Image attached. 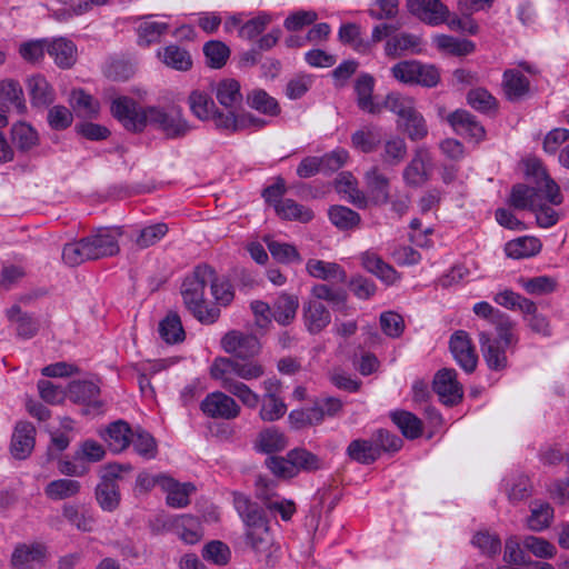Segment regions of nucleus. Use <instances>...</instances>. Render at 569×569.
Segmentation results:
<instances>
[{"label": "nucleus", "instance_id": "nucleus-1", "mask_svg": "<svg viewBox=\"0 0 569 569\" xmlns=\"http://www.w3.org/2000/svg\"><path fill=\"white\" fill-rule=\"evenodd\" d=\"M221 347L232 358L218 357L210 367V376L220 382L222 389L237 397L243 406L254 409L259 405V395L240 381L256 380L264 375V367L253 358L261 351L259 339L239 330L227 332Z\"/></svg>", "mask_w": 569, "mask_h": 569}, {"label": "nucleus", "instance_id": "nucleus-2", "mask_svg": "<svg viewBox=\"0 0 569 569\" xmlns=\"http://www.w3.org/2000/svg\"><path fill=\"white\" fill-rule=\"evenodd\" d=\"M233 503L244 526L246 546L264 567L273 568L280 558V547L274 542L264 509L242 493H234Z\"/></svg>", "mask_w": 569, "mask_h": 569}, {"label": "nucleus", "instance_id": "nucleus-3", "mask_svg": "<svg viewBox=\"0 0 569 569\" xmlns=\"http://www.w3.org/2000/svg\"><path fill=\"white\" fill-rule=\"evenodd\" d=\"M213 279V269L208 264L194 268L190 276H187L181 286V296L186 308L201 323H213L220 317L218 307H207L204 301V289Z\"/></svg>", "mask_w": 569, "mask_h": 569}, {"label": "nucleus", "instance_id": "nucleus-4", "mask_svg": "<svg viewBox=\"0 0 569 569\" xmlns=\"http://www.w3.org/2000/svg\"><path fill=\"white\" fill-rule=\"evenodd\" d=\"M148 123L160 130L168 139L183 138L191 130L179 106L148 107L146 126Z\"/></svg>", "mask_w": 569, "mask_h": 569}, {"label": "nucleus", "instance_id": "nucleus-5", "mask_svg": "<svg viewBox=\"0 0 569 569\" xmlns=\"http://www.w3.org/2000/svg\"><path fill=\"white\" fill-rule=\"evenodd\" d=\"M130 465L110 463L102 470L100 482L96 488V498L103 510H114L120 500L117 479H120L123 471H131Z\"/></svg>", "mask_w": 569, "mask_h": 569}, {"label": "nucleus", "instance_id": "nucleus-6", "mask_svg": "<svg viewBox=\"0 0 569 569\" xmlns=\"http://www.w3.org/2000/svg\"><path fill=\"white\" fill-rule=\"evenodd\" d=\"M112 116L130 131H142L146 127L147 108L139 107L134 100L128 97H119L112 100L110 107Z\"/></svg>", "mask_w": 569, "mask_h": 569}, {"label": "nucleus", "instance_id": "nucleus-7", "mask_svg": "<svg viewBox=\"0 0 569 569\" xmlns=\"http://www.w3.org/2000/svg\"><path fill=\"white\" fill-rule=\"evenodd\" d=\"M112 116L130 131H142L146 127L147 108L139 107L134 100L128 97H119L112 100L110 107Z\"/></svg>", "mask_w": 569, "mask_h": 569}, {"label": "nucleus", "instance_id": "nucleus-8", "mask_svg": "<svg viewBox=\"0 0 569 569\" xmlns=\"http://www.w3.org/2000/svg\"><path fill=\"white\" fill-rule=\"evenodd\" d=\"M200 409L209 418L224 420L236 419L241 412L233 397L222 391L208 393L201 401Z\"/></svg>", "mask_w": 569, "mask_h": 569}, {"label": "nucleus", "instance_id": "nucleus-9", "mask_svg": "<svg viewBox=\"0 0 569 569\" xmlns=\"http://www.w3.org/2000/svg\"><path fill=\"white\" fill-rule=\"evenodd\" d=\"M432 389L446 406H455L462 400L463 389L457 380V372L451 368L440 369L433 378Z\"/></svg>", "mask_w": 569, "mask_h": 569}, {"label": "nucleus", "instance_id": "nucleus-10", "mask_svg": "<svg viewBox=\"0 0 569 569\" xmlns=\"http://www.w3.org/2000/svg\"><path fill=\"white\" fill-rule=\"evenodd\" d=\"M408 11L429 26H440L450 16L449 8L441 0H407Z\"/></svg>", "mask_w": 569, "mask_h": 569}, {"label": "nucleus", "instance_id": "nucleus-11", "mask_svg": "<svg viewBox=\"0 0 569 569\" xmlns=\"http://www.w3.org/2000/svg\"><path fill=\"white\" fill-rule=\"evenodd\" d=\"M449 347L455 360L466 372L471 373L476 370L478 357L466 331H456L450 338Z\"/></svg>", "mask_w": 569, "mask_h": 569}, {"label": "nucleus", "instance_id": "nucleus-12", "mask_svg": "<svg viewBox=\"0 0 569 569\" xmlns=\"http://www.w3.org/2000/svg\"><path fill=\"white\" fill-rule=\"evenodd\" d=\"M525 166L526 176L528 178L531 177L535 179V186L543 188L545 196L548 199V202L553 206L562 203L563 198L560 193L559 186L552 179H550L542 163L538 159L532 158L527 159Z\"/></svg>", "mask_w": 569, "mask_h": 569}, {"label": "nucleus", "instance_id": "nucleus-13", "mask_svg": "<svg viewBox=\"0 0 569 569\" xmlns=\"http://www.w3.org/2000/svg\"><path fill=\"white\" fill-rule=\"evenodd\" d=\"M422 52V39L420 36L399 32L390 36L385 44V54L397 59L406 54H419Z\"/></svg>", "mask_w": 569, "mask_h": 569}, {"label": "nucleus", "instance_id": "nucleus-14", "mask_svg": "<svg viewBox=\"0 0 569 569\" xmlns=\"http://www.w3.org/2000/svg\"><path fill=\"white\" fill-rule=\"evenodd\" d=\"M302 321L310 335H318L330 325L331 315L322 302L307 300L302 306Z\"/></svg>", "mask_w": 569, "mask_h": 569}, {"label": "nucleus", "instance_id": "nucleus-15", "mask_svg": "<svg viewBox=\"0 0 569 569\" xmlns=\"http://www.w3.org/2000/svg\"><path fill=\"white\" fill-rule=\"evenodd\" d=\"M257 497L261 499L264 507L271 512H278L283 521H289L296 513V505L292 500L280 499L273 500L269 493V488L273 487V482L259 477L256 481Z\"/></svg>", "mask_w": 569, "mask_h": 569}, {"label": "nucleus", "instance_id": "nucleus-16", "mask_svg": "<svg viewBox=\"0 0 569 569\" xmlns=\"http://www.w3.org/2000/svg\"><path fill=\"white\" fill-rule=\"evenodd\" d=\"M479 345L489 369L501 371L507 368L508 359L506 356V349L508 347H505L497 339H492L486 331L479 332Z\"/></svg>", "mask_w": 569, "mask_h": 569}, {"label": "nucleus", "instance_id": "nucleus-17", "mask_svg": "<svg viewBox=\"0 0 569 569\" xmlns=\"http://www.w3.org/2000/svg\"><path fill=\"white\" fill-rule=\"evenodd\" d=\"M448 122L453 130L462 136L480 141L486 136L483 126L477 120L476 116L467 110H456L448 116Z\"/></svg>", "mask_w": 569, "mask_h": 569}, {"label": "nucleus", "instance_id": "nucleus-18", "mask_svg": "<svg viewBox=\"0 0 569 569\" xmlns=\"http://www.w3.org/2000/svg\"><path fill=\"white\" fill-rule=\"evenodd\" d=\"M267 124L264 119L253 116L250 112L236 113L229 111L227 114L216 117V127L229 132L242 131L249 128L261 129Z\"/></svg>", "mask_w": 569, "mask_h": 569}, {"label": "nucleus", "instance_id": "nucleus-19", "mask_svg": "<svg viewBox=\"0 0 569 569\" xmlns=\"http://www.w3.org/2000/svg\"><path fill=\"white\" fill-rule=\"evenodd\" d=\"M307 273L318 280L333 282V283H346L347 272L337 262L325 261L320 259H309L306 262Z\"/></svg>", "mask_w": 569, "mask_h": 569}, {"label": "nucleus", "instance_id": "nucleus-20", "mask_svg": "<svg viewBox=\"0 0 569 569\" xmlns=\"http://www.w3.org/2000/svg\"><path fill=\"white\" fill-rule=\"evenodd\" d=\"M36 428L32 423L20 421L16 425L11 438L10 451L16 459H26L34 448Z\"/></svg>", "mask_w": 569, "mask_h": 569}, {"label": "nucleus", "instance_id": "nucleus-21", "mask_svg": "<svg viewBox=\"0 0 569 569\" xmlns=\"http://www.w3.org/2000/svg\"><path fill=\"white\" fill-rule=\"evenodd\" d=\"M90 250L91 260L113 256L119 252L116 237L107 229H99L96 233L84 238Z\"/></svg>", "mask_w": 569, "mask_h": 569}, {"label": "nucleus", "instance_id": "nucleus-22", "mask_svg": "<svg viewBox=\"0 0 569 569\" xmlns=\"http://www.w3.org/2000/svg\"><path fill=\"white\" fill-rule=\"evenodd\" d=\"M100 436L106 441L110 451L120 453L130 446L132 429L128 422L117 420L111 422L103 432H100Z\"/></svg>", "mask_w": 569, "mask_h": 569}, {"label": "nucleus", "instance_id": "nucleus-23", "mask_svg": "<svg viewBox=\"0 0 569 569\" xmlns=\"http://www.w3.org/2000/svg\"><path fill=\"white\" fill-rule=\"evenodd\" d=\"M173 532L187 545H196L203 538V528L199 518L181 515L171 522Z\"/></svg>", "mask_w": 569, "mask_h": 569}, {"label": "nucleus", "instance_id": "nucleus-24", "mask_svg": "<svg viewBox=\"0 0 569 569\" xmlns=\"http://www.w3.org/2000/svg\"><path fill=\"white\" fill-rule=\"evenodd\" d=\"M375 88V78L369 73L360 74L355 82V91L357 93V104L370 114H380L382 106L372 99Z\"/></svg>", "mask_w": 569, "mask_h": 569}, {"label": "nucleus", "instance_id": "nucleus-25", "mask_svg": "<svg viewBox=\"0 0 569 569\" xmlns=\"http://www.w3.org/2000/svg\"><path fill=\"white\" fill-rule=\"evenodd\" d=\"M27 90L31 104L36 108H47L56 99L52 86L41 74H34L27 79Z\"/></svg>", "mask_w": 569, "mask_h": 569}, {"label": "nucleus", "instance_id": "nucleus-26", "mask_svg": "<svg viewBox=\"0 0 569 569\" xmlns=\"http://www.w3.org/2000/svg\"><path fill=\"white\" fill-rule=\"evenodd\" d=\"M542 196H545L542 187L518 183L511 189L509 203L515 209L532 211Z\"/></svg>", "mask_w": 569, "mask_h": 569}, {"label": "nucleus", "instance_id": "nucleus-27", "mask_svg": "<svg viewBox=\"0 0 569 569\" xmlns=\"http://www.w3.org/2000/svg\"><path fill=\"white\" fill-rule=\"evenodd\" d=\"M361 266L370 273L375 274L386 284H392L398 279L396 269L385 262L380 256L375 252L366 251L360 256Z\"/></svg>", "mask_w": 569, "mask_h": 569}, {"label": "nucleus", "instance_id": "nucleus-28", "mask_svg": "<svg viewBox=\"0 0 569 569\" xmlns=\"http://www.w3.org/2000/svg\"><path fill=\"white\" fill-rule=\"evenodd\" d=\"M351 146L363 153L377 151L382 141L381 129L377 126L367 124L351 134Z\"/></svg>", "mask_w": 569, "mask_h": 569}, {"label": "nucleus", "instance_id": "nucleus-29", "mask_svg": "<svg viewBox=\"0 0 569 569\" xmlns=\"http://www.w3.org/2000/svg\"><path fill=\"white\" fill-rule=\"evenodd\" d=\"M502 88L509 101H519L529 93L530 81L519 70L508 69L502 76Z\"/></svg>", "mask_w": 569, "mask_h": 569}, {"label": "nucleus", "instance_id": "nucleus-30", "mask_svg": "<svg viewBox=\"0 0 569 569\" xmlns=\"http://www.w3.org/2000/svg\"><path fill=\"white\" fill-rule=\"evenodd\" d=\"M47 53L59 68L68 69L76 62L77 48L72 41L66 38H58L48 42Z\"/></svg>", "mask_w": 569, "mask_h": 569}, {"label": "nucleus", "instance_id": "nucleus-31", "mask_svg": "<svg viewBox=\"0 0 569 569\" xmlns=\"http://www.w3.org/2000/svg\"><path fill=\"white\" fill-rule=\"evenodd\" d=\"M10 138L12 146L21 153L30 152L40 142L37 130L23 121H19L11 127Z\"/></svg>", "mask_w": 569, "mask_h": 569}, {"label": "nucleus", "instance_id": "nucleus-32", "mask_svg": "<svg viewBox=\"0 0 569 569\" xmlns=\"http://www.w3.org/2000/svg\"><path fill=\"white\" fill-rule=\"evenodd\" d=\"M432 43L440 52L455 57H466L476 50V44L471 40L458 39L448 34L435 36Z\"/></svg>", "mask_w": 569, "mask_h": 569}, {"label": "nucleus", "instance_id": "nucleus-33", "mask_svg": "<svg viewBox=\"0 0 569 569\" xmlns=\"http://www.w3.org/2000/svg\"><path fill=\"white\" fill-rule=\"evenodd\" d=\"M427 161L428 152L422 149L417 150L402 173L403 180L408 186L419 187L428 181Z\"/></svg>", "mask_w": 569, "mask_h": 569}, {"label": "nucleus", "instance_id": "nucleus-34", "mask_svg": "<svg viewBox=\"0 0 569 569\" xmlns=\"http://www.w3.org/2000/svg\"><path fill=\"white\" fill-rule=\"evenodd\" d=\"M46 557V547L41 543L18 545L11 556V563L16 568L28 569L34 562H41Z\"/></svg>", "mask_w": 569, "mask_h": 569}, {"label": "nucleus", "instance_id": "nucleus-35", "mask_svg": "<svg viewBox=\"0 0 569 569\" xmlns=\"http://www.w3.org/2000/svg\"><path fill=\"white\" fill-rule=\"evenodd\" d=\"M161 480L162 489L167 491V503L170 507L183 508L190 503L189 496L196 489L192 483H179L169 476Z\"/></svg>", "mask_w": 569, "mask_h": 569}, {"label": "nucleus", "instance_id": "nucleus-36", "mask_svg": "<svg viewBox=\"0 0 569 569\" xmlns=\"http://www.w3.org/2000/svg\"><path fill=\"white\" fill-rule=\"evenodd\" d=\"M272 318L281 326H289L297 315L299 299L295 295L282 293L272 303Z\"/></svg>", "mask_w": 569, "mask_h": 569}, {"label": "nucleus", "instance_id": "nucleus-37", "mask_svg": "<svg viewBox=\"0 0 569 569\" xmlns=\"http://www.w3.org/2000/svg\"><path fill=\"white\" fill-rule=\"evenodd\" d=\"M191 112L200 120L212 119L216 122V117L224 114L217 110L214 101L211 97L199 90H194L188 98Z\"/></svg>", "mask_w": 569, "mask_h": 569}, {"label": "nucleus", "instance_id": "nucleus-38", "mask_svg": "<svg viewBox=\"0 0 569 569\" xmlns=\"http://www.w3.org/2000/svg\"><path fill=\"white\" fill-rule=\"evenodd\" d=\"M68 398L76 403L99 406L97 400L100 389L92 381L74 380L68 386Z\"/></svg>", "mask_w": 569, "mask_h": 569}, {"label": "nucleus", "instance_id": "nucleus-39", "mask_svg": "<svg viewBox=\"0 0 569 569\" xmlns=\"http://www.w3.org/2000/svg\"><path fill=\"white\" fill-rule=\"evenodd\" d=\"M555 510L548 502L535 501L530 506V515L526 523L531 531L540 532L550 527Z\"/></svg>", "mask_w": 569, "mask_h": 569}, {"label": "nucleus", "instance_id": "nucleus-40", "mask_svg": "<svg viewBox=\"0 0 569 569\" xmlns=\"http://www.w3.org/2000/svg\"><path fill=\"white\" fill-rule=\"evenodd\" d=\"M161 61L169 68L178 71H188L192 67V58L188 50L170 44L158 52Z\"/></svg>", "mask_w": 569, "mask_h": 569}, {"label": "nucleus", "instance_id": "nucleus-41", "mask_svg": "<svg viewBox=\"0 0 569 569\" xmlns=\"http://www.w3.org/2000/svg\"><path fill=\"white\" fill-rule=\"evenodd\" d=\"M216 98L218 102L230 111L239 107L242 102L240 83L234 79L221 80L216 87Z\"/></svg>", "mask_w": 569, "mask_h": 569}, {"label": "nucleus", "instance_id": "nucleus-42", "mask_svg": "<svg viewBox=\"0 0 569 569\" xmlns=\"http://www.w3.org/2000/svg\"><path fill=\"white\" fill-rule=\"evenodd\" d=\"M347 455L359 463L370 465L380 457V449L373 440L356 439L349 443Z\"/></svg>", "mask_w": 569, "mask_h": 569}, {"label": "nucleus", "instance_id": "nucleus-43", "mask_svg": "<svg viewBox=\"0 0 569 569\" xmlns=\"http://www.w3.org/2000/svg\"><path fill=\"white\" fill-rule=\"evenodd\" d=\"M541 250V242L535 237H520L506 243L505 252L512 259H525L537 254Z\"/></svg>", "mask_w": 569, "mask_h": 569}, {"label": "nucleus", "instance_id": "nucleus-44", "mask_svg": "<svg viewBox=\"0 0 569 569\" xmlns=\"http://www.w3.org/2000/svg\"><path fill=\"white\" fill-rule=\"evenodd\" d=\"M264 242L267 246L268 251L270 252L271 257L279 263L282 264H291V263H301L302 257L299 253L298 249L287 242H280L277 240H273L270 237L264 238Z\"/></svg>", "mask_w": 569, "mask_h": 569}, {"label": "nucleus", "instance_id": "nucleus-45", "mask_svg": "<svg viewBox=\"0 0 569 569\" xmlns=\"http://www.w3.org/2000/svg\"><path fill=\"white\" fill-rule=\"evenodd\" d=\"M310 292L312 296L310 300L327 301L337 310L346 308L348 295L343 289H335L327 283H316Z\"/></svg>", "mask_w": 569, "mask_h": 569}, {"label": "nucleus", "instance_id": "nucleus-46", "mask_svg": "<svg viewBox=\"0 0 569 569\" xmlns=\"http://www.w3.org/2000/svg\"><path fill=\"white\" fill-rule=\"evenodd\" d=\"M169 227L164 222H158L139 229L132 241L139 249H147L158 243L167 236Z\"/></svg>", "mask_w": 569, "mask_h": 569}, {"label": "nucleus", "instance_id": "nucleus-47", "mask_svg": "<svg viewBox=\"0 0 569 569\" xmlns=\"http://www.w3.org/2000/svg\"><path fill=\"white\" fill-rule=\"evenodd\" d=\"M365 180L378 202L387 203L389 201V179L380 172L378 167L370 168L365 173Z\"/></svg>", "mask_w": 569, "mask_h": 569}, {"label": "nucleus", "instance_id": "nucleus-48", "mask_svg": "<svg viewBox=\"0 0 569 569\" xmlns=\"http://www.w3.org/2000/svg\"><path fill=\"white\" fill-rule=\"evenodd\" d=\"M250 108L270 117H276L281 109L278 101L262 89H254L247 96Z\"/></svg>", "mask_w": 569, "mask_h": 569}, {"label": "nucleus", "instance_id": "nucleus-49", "mask_svg": "<svg viewBox=\"0 0 569 569\" xmlns=\"http://www.w3.org/2000/svg\"><path fill=\"white\" fill-rule=\"evenodd\" d=\"M274 210L282 219L296 220L302 223L311 221L315 217L313 211L310 208L299 204L292 199H284L282 202L277 204Z\"/></svg>", "mask_w": 569, "mask_h": 569}, {"label": "nucleus", "instance_id": "nucleus-50", "mask_svg": "<svg viewBox=\"0 0 569 569\" xmlns=\"http://www.w3.org/2000/svg\"><path fill=\"white\" fill-rule=\"evenodd\" d=\"M151 16L146 17L138 29V43L140 46H150L160 41L161 37L167 33L169 24L166 22H157L149 20Z\"/></svg>", "mask_w": 569, "mask_h": 569}, {"label": "nucleus", "instance_id": "nucleus-51", "mask_svg": "<svg viewBox=\"0 0 569 569\" xmlns=\"http://www.w3.org/2000/svg\"><path fill=\"white\" fill-rule=\"evenodd\" d=\"M328 216L331 223L340 230L356 229L361 221L358 212L345 206H331Z\"/></svg>", "mask_w": 569, "mask_h": 569}, {"label": "nucleus", "instance_id": "nucleus-52", "mask_svg": "<svg viewBox=\"0 0 569 569\" xmlns=\"http://www.w3.org/2000/svg\"><path fill=\"white\" fill-rule=\"evenodd\" d=\"M391 419L408 439H417L422 433V422L413 413L405 410L391 413Z\"/></svg>", "mask_w": 569, "mask_h": 569}, {"label": "nucleus", "instance_id": "nucleus-53", "mask_svg": "<svg viewBox=\"0 0 569 569\" xmlns=\"http://www.w3.org/2000/svg\"><path fill=\"white\" fill-rule=\"evenodd\" d=\"M130 445H132L133 450L144 459H153L157 456L158 447L156 439L142 428L132 430Z\"/></svg>", "mask_w": 569, "mask_h": 569}, {"label": "nucleus", "instance_id": "nucleus-54", "mask_svg": "<svg viewBox=\"0 0 569 569\" xmlns=\"http://www.w3.org/2000/svg\"><path fill=\"white\" fill-rule=\"evenodd\" d=\"M292 466L296 469V476L300 471L312 472L322 468L321 459L305 448H295L288 452Z\"/></svg>", "mask_w": 569, "mask_h": 569}, {"label": "nucleus", "instance_id": "nucleus-55", "mask_svg": "<svg viewBox=\"0 0 569 569\" xmlns=\"http://www.w3.org/2000/svg\"><path fill=\"white\" fill-rule=\"evenodd\" d=\"M159 333L167 343L183 341L186 333L178 313L169 312L167 317L160 321Z\"/></svg>", "mask_w": 569, "mask_h": 569}, {"label": "nucleus", "instance_id": "nucleus-56", "mask_svg": "<svg viewBox=\"0 0 569 569\" xmlns=\"http://www.w3.org/2000/svg\"><path fill=\"white\" fill-rule=\"evenodd\" d=\"M81 485L72 479H58L50 481L46 488L44 493L52 500H63L74 497L79 493Z\"/></svg>", "mask_w": 569, "mask_h": 569}, {"label": "nucleus", "instance_id": "nucleus-57", "mask_svg": "<svg viewBox=\"0 0 569 569\" xmlns=\"http://www.w3.org/2000/svg\"><path fill=\"white\" fill-rule=\"evenodd\" d=\"M0 100L13 106L19 112L26 110L23 90L17 80L3 79L0 81Z\"/></svg>", "mask_w": 569, "mask_h": 569}, {"label": "nucleus", "instance_id": "nucleus-58", "mask_svg": "<svg viewBox=\"0 0 569 569\" xmlns=\"http://www.w3.org/2000/svg\"><path fill=\"white\" fill-rule=\"evenodd\" d=\"M8 319L17 323L18 336L29 339L38 331V322L31 316L22 313L19 306H12L7 311Z\"/></svg>", "mask_w": 569, "mask_h": 569}, {"label": "nucleus", "instance_id": "nucleus-59", "mask_svg": "<svg viewBox=\"0 0 569 569\" xmlns=\"http://www.w3.org/2000/svg\"><path fill=\"white\" fill-rule=\"evenodd\" d=\"M407 156V143L400 137H391L386 140L381 152V160L388 166H398Z\"/></svg>", "mask_w": 569, "mask_h": 569}, {"label": "nucleus", "instance_id": "nucleus-60", "mask_svg": "<svg viewBox=\"0 0 569 569\" xmlns=\"http://www.w3.org/2000/svg\"><path fill=\"white\" fill-rule=\"evenodd\" d=\"M203 53L209 67L220 69L227 63L230 57V49L222 41L210 40L204 43Z\"/></svg>", "mask_w": 569, "mask_h": 569}, {"label": "nucleus", "instance_id": "nucleus-61", "mask_svg": "<svg viewBox=\"0 0 569 569\" xmlns=\"http://www.w3.org/2000/svg\"><path fill=\"white\" fill-rule=\"evenodd\" d=\"M508 499L516 503L531 496L532 486L530 479L525 475H516L506 481Z\"/></svg>", "mask_w": 569, "mask_h": 569}, {"label": "nucleus", "instance_id": "nucleus-62", "mask_svg": "<svg viewBox=\"0 0 569 569\" xmlns=\"http://www.w3.org/2000/svg\"><path fill=\"white\" fill-rule=\"evenodd\" d=\"M272 20V16L270 13L261 11L254 18L240 26L239 37L246 40H252L260 36Z\"/></svg>", "mask_w": 569, "mask_h": 569}, {"label": "nucleus", "instance_id": "nucleus-63", "mask_svg": "<svg viewBox=\"0 0 569 569\" xmlns=\"http://www.w3.org/2000/svg\"><path fill=\"white\" fill-rule=\"evenodd\" d=\"M62 259L70 267H77L90 258V250L87 247L84 238L79 241L67 243L62 250Z\"/></svg>", "mask_w": 569, "mask_h": 569}, {"label": "nucleus", "instance_id": "nucleus-64", "mask_svg": "<svg viewBox=\"0 0 569 569\" xmlns=\"http://www.w3.org/2000/svg\"><path fill=\"white\" fill-rule=\"evenodd\" d=\"M287 441L280 431L274 428H268L260 432L258 447L262 452L272 453L286 448Z\"/></svg>", "mask_w": 569, "mask_h": 569}]
</instances>
